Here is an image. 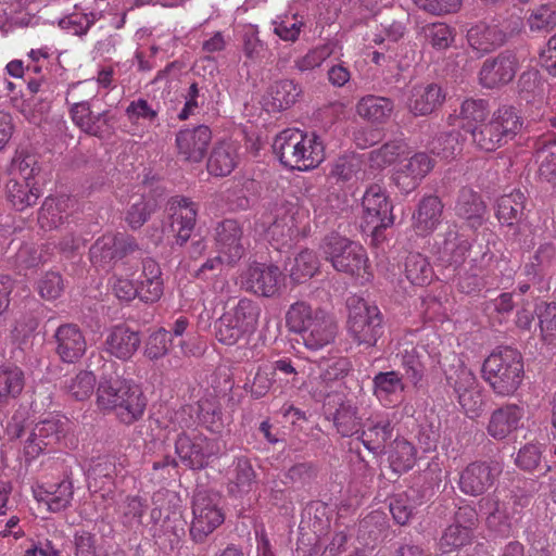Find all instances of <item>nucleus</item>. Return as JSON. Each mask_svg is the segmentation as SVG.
Segmentation results:
<instances>
[{"instance_id":"obj_1","label":"nucleus","mask_w":556,"mask_h":556,"mask_svg":"<svg viewBox=\"0 0 556 556\" xmlns=\"http://www.w3.org/2000/svg\"><path fill=\"white\" fill-rule=\"evenodd\" d=\"M286 326L290 332L300 337L302 344L309 351H319L333 343L339 329L333 314L305 301H296L289 306Z\"/></svg>"},{"instance_id":"obj_2","label":"nucleus","mask_w":556,"mask_h":556,"mask_svg":"<svg viewBox=\"0 0 556 556\" xmlns=\"http://www.w3.org/2000/svg\"><path fill=\"white\" fill-rule=\"evenodd\" d=\"M273 149L285 167L301 172L316 168L325 159V147L319 137L299 129L281 131L275 138Z\"/></svg>"},{"instance_id":"obj_3","label":"nucleus","mask_w":556,"mask_h":556,"mask_svg":"<svg viewBox=\"0 0 556 556\" xmlns=\"http://www.w3.org/2000/svg\"><path fill=\"white\" fill-rule=\"evenodd\" d=\"M481 372L495 394L513 395L520 387L525 375L521 354L510 348L492 352L484 359Z\"/></svg>"},{"instance_id":"obj_4","label":"nucleus","mask_w":556,"mask_h":556,"mask_svg":"<svg viewBox=\"0 0 556 556\" xmlns=\"http://www.w3.org/2000/svg\"><path fill=\"white\" fill-rule=\"evenodd\" d=\"M321 251L332 267L341 273L361 280V283L371 279L370 266L366 250L357 242L337 233L324 239Z\"/></svg>"},{"instance_id":"obj_5","label":"nucleus","mask_w":556,"mask_h":556,"mask_svg":"<svg viewBox=\"0 0 556 556\" xmlns=\"http://www.w3.org/2000/svg\"><path fill=\"white\" fill-rule=\"evenodd\" d=\"M523 121L513 106L498 108L492 117L472 130V143L481 151L493 152L513 140L521 130Z\"/></svg>"},{"instance_id":"obj_6","label":"nucleus","mask_w":556,"mask_h":556,"mask_svg":"<svg viewBox=\"0 0 556 556\" xmlns=\"http://www.w3.org/2000/svg\"><path fill=\"white\" fill-rule=\"evenodd\" d=\"M346 329L350 337L358 345L374 346L383 333V317L379 307L353 294L346 300Z\"/></svg>"},{"instance_id":"obj_7","label":"nucleus","mask_w":556,"mask_h":556,"mask_svg":"<svg viewBox=\"0 0 556 556\" xmlns=\"http://www.w3.org/2000/svg\"><path fill=\"white\" fill-rule=\"evenodd\" d=\"M97 404L103 410H117V417L124 424H132L139 414V395L131 392L130 386L119 377L100 378L97 389Z\"/></svg>"},{"instance_id":"obj_8","label":"nucleus","mask_w":556,"mask_h":556,"mask_svg":"<svg viewBox=\"0 0 556 556\" xmlns=\"http://www.w3.org/2000/svg\"><path fill=\"white\" fill-rule=\"evenodd\" d=\"M530 503V497L526 493L511 491L503 501H496L494 497L486 496L480 500V509L488 510V528L502 535L508 536L521 518V513Z\"/></svg>"},{"instance_id":"obj_9","label":"nucleus","mask_w":556,"mask_h":556,"mask_svg":"<svg viewBox=\"0 0 556 556\" xmlns=\"http://www.w3.org/2000/svg\"><path fill=\"white\" fill-rule=\"evenodd\" d=\"M190 535L195 543H202L225 521L220 497L216 493L199 491L193 496Z\"/></svg>"},{"instance_id":"obj_10","label":"nucleus","mask_w":556,"mask_h":556,"mask_svg":"<svg viewBox=\"0 0 556 556\" xmlns=\"http://www.w3.org/2000/svg\"><path fill=\"white\" fill-rule=\"evenodd\" d=\"M363 222L375 236L394 224L393 205L383 187L370 185L362 199Z\"/></svg>"},{"instance_id":"obj_11","label":"nucleus","mask_w":556,"mask_h":556,"mask_svg":"<svg viewBox=\"0 0 556 556\" xmlns=\"http://www.w3.org/2000/svg\"><path fill=\"white\" fill-rule=\"evenodd\" d=\"M136 248L135 239L129 236L106 233L91 245L90 261L96 268L109 271L118 260L134 252Z\"/></svg>"},{"instance_id":"obj_12","label":"nucleus","mask_w":556,"mask_h":556,"mask_svg":"<svg viewBox=\"0 0 556 556\" xmlns=\"http://www.w3.org/2000/svg\"><path fill=\"white\" fill-rule=\"evenodd\" d=\"M283 282V274L275 265L255 263L241 276L242 287L251 293L271 298L278 294Z\"/></svg>"},{"instance_id":"obj_13","label":"nucleus","mask_w":556,"mask_h":556,"mask_svg":"<svg viewBox=\"0 0 556 556\" xmlns=\"http://www.w3.org/2000/svg\"><path fill=\"white\" fill-rule=\"evenodd\" d=\"M502 472L498 462H473L460 473L458 485L463 493L478 496L489 490Z\"/></svg>"},{"instance_id":"obj_14","label":"nucleus","mask_w":556,"mask_h":556,"mask_svg":"<svg viewBox=\"0 0 556 556\" xmlns=\"http://www.w3.org/2000/svg\"><path fill=\"white\" fill-rule=\"evenodd\" d=\"M175 447L180 459L193 469L203 468L207 465L208 459L219 452L218 442L203 434L193 437L180 434Z\"/></svg>"},{"instance_id":"obj_15","label":"nucleus","mask_w":556,"mask_h":556,"mask_svg":"<svg viewBox=\"0 0 556 556\" xmlns=\"http://www.w3.org/2000/svg\"><path fill=\"white\" fill-rule=\"evenodd\" d=\"M519 62L509 50L486 59L479 72V81L485 88H497L509 84L516 76Z\"/></svg>"},{"instance_id":"obj_16","label":"nucleus","mask_w":556,"mask_h":556,"mask_svg":"<svg viewBox=\"0 0 556 556\" xmlns=\"http://www.w3.org/2000/svg\"><path fill=\"white\" fill-rule=\"evenodd\" d=\"M433 167L432 159L424 153H415L402 160L393 173L395 186L404 193L414 191Z\"/></svg>"},{"instance_id":"obj_17","label":"nucleus","mask_w":556,"mask_h":556,"mask_svg":"<svg viewBox=\"0 0 556 556\" xmlns=\"http://www.w3.org/2000/svg\"><path fill=\"white\" fill-rule=\"evenodd\" d=\"M523 406L506 403L494 409L486 425V433L496 441L508 439L521 426L525 417Z\"/></svg>"},{"instance_id":"obj_18","label":"nucleus","mask_w":556,"mask_h":556,"mask_svg":"<svg viewBox=\"0 0 556 556\" xmlns=\"http://www.w3.org/2000/svg\"><path fill=\"white\" fill-rule=\"evenodd\" d=\"M393 437V425L388 414L375 413L366 419L357 440L374 455L384 451L386 444Z\"/></svg>"},{"instance_id":"obj_19","label":"nucleus","mask_w":556,"mask_h":556,"mask_svg":"<svg viewBox=\"0 0 556 556\" xmlns=\"http://www.w3.org/2000/svg\"><path fill=\"white\" fill-rule=\"evenodd\" d=\"M212 140V131L206 125L181 129L176 135L179 155L188 162L199 163L206 155Z\"/></svg>"},{"instance_id":"obj_20","label":"nucleus","mask_w":556,"mask_h":556,"mask_svg":"<svg viewBox=\"0 0 556 556\" xmlns=\"http://www.w3.org/2000/svg\"><path fill=\"white\" fill-rule=\"evenodd\" d=\"M66 426L67 419L62 416H51L39 421L26 441L27 454L36 456L58 443L64 437Z\"/></svg>"},{"instance_id":"obj_21","label":"nucleus","mask_w":556,"mask_h":556,"mask_svg":"<svg viewBox=\"0 0 556 556\" xmlns=\"http://www.w3.org/2000/svg\"><path fill=\"white\" fill-rule=\"evenodd\" d=\"M55 353L63 363L75 364L86 353L87 342L80 328L76 324L59 326L53 336Z\"/></svg>"},{"instance_id":"obj_22","label":"nucleus","mask_w":556,"mask_h":556,"mask_svg":"<svg viewBox=\"0 0 556 556\" xmlns=\"http://www.w3.org/2000/svg\"><path fill=\"white\" fill-rule=\"evenodd\" d=\"M446 93L438 84H417L410 87L407 96V109L415 116H426L439 109Z\"/></svg>"},{"instance_id":"obj_23","label":"nucleus","mask_w":556,"mask_h":556,"mask_svg":"<svg viewBox=\"0 0 556 556\" xmlns=\"http://www.w3.org/2000/svg\"><path fill=\"white\" fill-rule=\"evenodd\" d=\"M215 243L218 252L229 265H235L244 254L242 228L235 219H225L215 228Z\"/></svg>"},{"instance_id":"obj_24","label":"nucleus","mask_w":556,"mask_h":556,"mask_svg":"<svg viewBox=\"0 0 556 556\" xmlns=\"http://www.w3.org/2000/svg\"><path fill=\"white\" fill-rule=\"evenodd\" d=\"M170 227L176 232V242L186 243L195 225L197 208L193 202L182 197H175L169 201Z\"/></svg>"},{"instance_id":"obj_25","label":"nucleus","mask_w":556,"mask_h":556,"mask_svg":"<svg viewBox=\"0 0 556 556\" xmlns=\"http://www.w3.org/2000/svg\"><path fill=\"white\" fill-rule=\"evenodd\" d=\"M507 33L497 24L478 23L467 31L469 46L480 54L494 51L507 40Z\"/></svg>"},{"instance_id":"obj_26","label":"nucleus","mask_w":556,"mask_h":556,"mask_svg":"<svg viewBox=\"0 0 556 556\" xmlns=\"http://www.w3.org/2000/svg\"><path fill=\"white\" fill-rule=\"evenodd\" d=\"M374 395L384 407H395L402 403L405 384L400 372L380 371L374 379Z\"/></svg>"},{"instance_id":"obj_27","label":"nucleus","mask_w":556,"mask_h":556,"mask_svg":"<svg viewBox=\"0 0 556 556\" xmlns=\"http://www.w3.org/2000/svg\"><path fill=\"white\" fill-rule=\"evenodd\" d=\"M454 212L455 215L464 219L470 228L477 229L483 223L486 206L477 191L465 187L458 191Z\"/></svg>"},{"instance_id":"obj_28","label":"nucleus","mask_w":556,"mask_h":556,"mask_svg":"<svg viewBox=\"0 0 556 556\" xmlns=\"http://www.w3.org/2000/svg\"><path fill=\"white\" fill-rule=\"evenodd\" d=\"M443 213V204L439 197H424L413 215V227L420 237L431 235L440 225Z\"/></svg>"},{"instance_id":"obj_29","label":"nucleus","mask_w":556,"mask_h":556,"mask_svg":"<svg viewBox=\"0 0 556 556\" xmlns=\"http://www.w3.org/2000/svg\"><path fill=\"white\" fill-rule=\"evenodd\" d=\"M70 115L73 123L84 132L101 137L109 125V111L93 114L88 101L71 103Z\"/></svg>"},{"instance_id":"obj_30","label":"nucleus","mask_w":556,"mask_h":556,"mask_svg":"<svg viewBox=\"0 0 556 556\" xmlns=\"http://www.w3.org/2000/svg\"><path fill=\"white\" fill-rule=\"evenodd\" d=\"M238 165V148L229 141L217 142L207 161L210 174L218 177L229 175Z\"/></svg>"},{"instance_id":"obj_31","label":"nucleus","mask_w":556,"mask_h":556,"mask_svg":"<svg viewBox=\"0 0 556 556\" xmlns=\"http://www.w3.org/2000/svg\"><path fill=\"white\" fill-rule=\"evenodd\" d=\"M108 351L121 359H128L139 345V333L126 325L116 326L106 338Z\"/></svg>"},{"instance_id":"obj_32","label":"nucleus","mask_w":556,"mask_h":556,"mask_svg":"<svg viewBox=\"0 0 556 556\" xmlns=\"http://www.w3.org/2000/svg\"><path fill=\"white\" fill-rule=\"evenodd\" d=\"M393 110L394 103L391 99L374 94L363 97L356 104L357 114L372 124L386 123Z\"/></svg>"},{"instance_id":"obj_33","label":"nucleus","mask_w":556,"mask_h":556,"mask_svg":"<svg viewBox=\"0 0 556 556\" xmlns=\"http://www.w3.org/2000/svg\"><path fill=\"white\" fill-rule=\"evenodd\" d=\"M261 306L248 298L240 299L236 305L227 308L228 317L243 330L247 336L252 334L257 326L261 316Z\"/></svg>"},{"instance_id":"obj_34","label":"nucleus","mask_w":556,"mask_h":556,"mask_svg":"<svg viewBox=\"0 0 556 556\" xmlns=\"http://www.w3.org/2000/svg\"><path fill=\"white\" fill-rule=\"evenodd\" d=\"M390 467L396 473L409 471L417 460V448L404 438H396L388 451Z\"/></svg>"},{"instance_id":"obj_35","label":"nucleus","mask_w":556,"mask_h":556,"mask_svg":"<svg viewBox=\"0 0 556 556\" xmlns=\"http://www.w3.org/2000/svg\"><path fill=\"white\" fill-rule=\"evenodd\" d=\"M163 294V279L160 265L152 258L142 262L141 301L156 302Z\"/></svg>"},{"instance_id":"obj_36","label":"nucleus","mask_w":556,"mask_h":556,"mask_svg":"<svg viewBox=\"0 0 556 556\" xmlns=\"http://www.w3.org/2000/svg\"><path fill=\"white\" fill-rule=\"evenodd\" d=\"M493 253L488 247L480 252L479 256H473L470 260L469 274L460 277L458 288L463 293L472 294L479 292L483 287L481 275L493 258Z\"/></svg>"},{"instance_id":"obj_37","label":"nucleus","mask_w":556,"mask_h":556,"mask_svg":"<svg viewBox=\"0 0 556 556\" xmlns=\"http://www.w3.org/2000/svg\"><path fill=\"white\" fill-rule=\"evenodd\" d=\"M471 243L463 233L450 228L441 245V257L451 265H462L469 253Z\"/></svg>"},{"instance_id":"obj_38","label":"nucleus","mask_w":556,"mask_h":556,"mask_svg":"<svg viewBox=\"0 0 556 556\" xmlns=\"http://www.w3.org/2000/svg\"><path fill=\"white\" fill-rule=\"evenodd\" d=\"M8 200L17 211L35 205L40 197L35 182L12 178L7 182Z\"/></svg>"},{"instance_id":"obj_39","label":"nucleus","mask_w":556,"mask_h":556,"mask_svg":"<svg viewBox=\"0 0 556 556\" xmlns=\"http://www.w3.org/2000/svg\"><path fill=\"white\" fill-rule=\"evenodd\" d=\"M256 484V473L249 458L239 457L235 462L233 477L228 482V491L233 496L250 493Z\"/></svg>"},{"instance_id":"obj_40","label":"nucleus","mask_w":556,"mask_h":556,"mask_svg":"<svg viewBox=\"0 0 556 556\" xmlns=\"http://www.w3.org/2000/svg\"><path fill=\"white\" fill-rule=\"evenodd\" d=\"M25 377L23 370L15 365H0V405H7L23 391Z\"/></svg>"},{"instance_id":"obj_41","label":"nucleus","mask_w":556,"mask_h":556,"mask_svg":"<svg viewBox=\"0 0 556 556\" xmlns=\"http://www.w3.org/2000/svg\"><path fill=\"white\" fill-rule=\"evenodd\" d=\"M294 208V205L288 202L276 204L275 217L268 226V231L273 238L279 236L282 240L286 238L291 239L298 232Z\"/></svg>"},{"instance_id":"obj_42","label":"nucleus","mask_w":556,"mask_h":556,"mask_svg":"<svg viewBox=\"0 0 556 556\" xmlns=\"http://www.w3.org/2000/svg\"><path fill=\"white\" fill-rule=\"evenodd\" d=\"M405 276L412 285L425 287L432 281L434 271L426 256L410 253L405 261Z\"/></svg>"},{"instance_id":"obj_43","label":"nucleus","mask_w":556,"mask_h":556,"mask_svg":"<svg viewBox=\"0 0 556 556\" xmlns=\"http://www.w3.org/2000/svg\"><path fill=\"white\" fill-rule=\"evenodd\" d=\"M300 94L301 88L292 79L275 81L269 88L273 110L283 111L289 109L296 102Z\"/></svg>"},{"instance_id":"obj_44","label":"nucleus","mask_w":556,"mask_h":556,"mask_svg":"<svg viewBox=\"0 0 556 556\" xmlns=\"http://www.w3.org/2000/svg\"><path fill=\"white\" fill-rule=\"evenodd\" d=\"M526 197L520 190H514L498 199L496 217L502 224L511 226L522 214Z\"/></svg>"},{"instance_id":"obj_45","label":"nucleus","mask_w":556,"mask_h":556,"mask_svg":"<svg viewBox=\"0 0 556 556\" xmlns=\"http://www.w3.org/2000/svg\"><path fill=\"white\" fill-rule=\"evenodd\" d=\"M333 424L342 437L359 435L362 418L358 416L357 407L350 403H342L334 413Z\"/></svg>"},{"instance_id":"obj_46","label":"nucleus","mask_w":556,"mask_h":556,"mask_svg":"<svg viewBox=\"0 0 556 556\" xmlns=\"http://www.w3.org/2000/svg\"><path fill=\"white\" fill-rule=\"evenodd\" d=\"M488 114V104L484 100L467 99L460 106L462 127L472 134V130L486 121Z\"/></svg>"},{"instance_id":"obj_47","label":"nucleus","mask_w":556,"mask_h":556,"mask_svg":"<svg viewBox=\"0 0 556 556\" xmlns=\"http://www.w3.org/2000/svg\"><path fill=\"white\" fill-rule=\"evenodd\" d=\"M276 381V389L281 391L291 389L299 383V370L290 357H280L268 365Z\"/></svg>"},{"instance_id":"obj_48","label":"nucleus","mask_w":556,"mask_h":556,"mask_svg":"<svg viewBox=\"0 0 556 556\" xmlns=\"http://www.w3.org/2000/svg\"><path fill=\"white\" fill-rule=\"evenodd\" d=\"M318 269L319 261L315 252L303 250L294 258L290 268V278L296 283H302L314 277Z\"/></svg>"},{"instance_id":"obj_49","label":"nucleus","mask_w":556,"mask_h":556,"mask_svg":"<svg viewBox=\"0 0 556 556\" xmlns=\"http://www.w3.org/2000/svg\"><path fill=\"white\" fill-rule=\"evenodd\" d=\"M407 153V144L402 140H393L384 143L379 149L370 152V166L383 168L393 164Z\"/></svg>"},{"instance_id":"obj_50","label":"nucleus","mask_w":556,"mask_h":556,"mask_svg":"<svg viewBox=\"0 0 556 556\" xmlns=\"http://www.w3.org/2000/svg\"><path fill=\"white\" fill-rule=\"evenodd\" d=\"M198 417L201 425L213 433L220 432L224 427L220 405L214 399L204 397L198 402Z\"/></svg>"},{"instance_id":"obj_51","label":"nucleus","mask_w":556,"mask_h":556,"mask_svg":"<svg viewBox=\"0 0 556 556\" xmlns=\"http://www.w3.org/2000/svg\"><path fill=\"white\" fill-rule=\"evenodd\" d=\"M96 376L88 370H80L75 377L65 381L66 392L76 401H85L94 391Z\"/></svg>"},{"instance_id":"obj_52","label":"nucleus","mask_w":556,"mask_h":556,"mask_svg":"<svg viewBox=\"0 0 556 556\" xmlns=\"http://www.w3.org/2000/svg\"><path fill=\"white\" fill-rule=\"evenodd\" d=\"M46 502L49 509L53 513H59L71 506L74 489L71 480H62L58 484L50 486V490L46 491Z\"/></svg>"},{"instance_id":"obj_53","label":"nucleus","mask_w":556,"mask_h":556,"mask_svg":"<svg viewBox=\"0 0 556 556\" xmlns=\"http://www.w3.org/2000/svg\"><path fill=\"white\" fill-rule=\"evenodd\" d=\"M539 319L541 338L544 343L553 344L556 341V302L541 303L535 308Z\"/></svg>"},{"instance_id":"obj_54","label":"nucleus","mask_w":556,"mask_h":556,"mask_svg":"<svg viewBox=\"0 0 556 556\" xmlns=\"http://www.w3.org/2000/svg\"><path fill=\"white\" fill-rule=\"evenodd\" d=\"M338 47L336 41H328L311 49L305 55L295 61V67L301 72L312 71L319 67L329 59Z\"/></svg>"},{"instance_id":"obj_55","label":"nucleus","mask_w":556,"mask_h":556,"mask_svg":"<svg viewBox=\"0 0 556 556\" xmlns=\"http://www.w3.org/2000/svg\"><path fill=\"white\" fill-rule=\"evenodd\" d=\"M362 170V161L357 155L339 156L331 165L329 177L337 182H349Z\"/></svg>"},{"instance_id":"obj_56","label":"nucleus","mask_w":556,"mask_h":556,"mask_svg":"<svg viewBox=\"0 0 556 556\" xmlns=\"http://www.w3.org/2000/svg\"><path fill=\"white\" fill-rule=\"evenodd\" d=\"M531 31H549L556 26V5L542 4L534 8L527 20Z\"/></svg>"},{"instance_id":"obj_57","label":"nucleus","mask_w":556,"mask_h":556,"mask_svg":"<svg viewBox=\"0 0 556 556\" xmlns=\"http://www.w3.org/2000/svg\"><path fill=\"white\" fill-rule=\"evenodd\" d=\"M215 338L225 345H235L247 334L224 312L214 324Z\"/></svg>"},{"instance_id":"obj_58","label":"nucleus","mask_w":556,"mask_h":556,"mask_svg":"<svg viewBox=\"0 0 556 556\" xmlns=\"http://www.w3.org/2000/svg\"><path fill=\"white\" fill-rule=\"evenodd\" d=\"M473 534L452 523L443 532L440 540V547L443 553H452L471 542Z\"/></svg>"},{"instance_id":"obj_59","label":"nucleus","mask_w":556,"mask_h":556,"mask_svg":"<svg viewBox=\"0 0 556 556\" xmlns=\"http://www.w3.org/2000/svg\"><path fill=\"white\" fill-rule=\"evenodd\" d=\"M422 31L429 43L437 50L447 49L454 40V31L445 23L426 25Z\"/></svg>"},{"instance_id":"obj_60","label":"nucleus","mask_w":556,"mask_h":556,"mask_svg":"<svg viewBox=\"0 0 556 556\" xmlns=\"http://www.w3.org/2000/svg\"><path fill=\"white\" fill-rule=\"evenodd\" d=\"M271 387L276 388L275 378L273 377L268 365H264L257 368L253 380L250 384H247V390L253 399L258 400L264 397Z\"/></svg>"},{"instance_id":"obj_61","label":"nucleus","mask_w":556,"mask_h":556,"mask_svg":"<svg viewBox=\"0 0 556 556\" xmlns=\"http://www.w3.org/2000/svg\"><path fill=\"white\" fill-rule=\"evenodd\" d=\"M169 343L168 331L160 328L149 336L146 342L144 355L150 359L163 357L168 351Z\"/></svg>"},{"instance_id":"obj_62","label":"nucleus","mask_w":556,"mask_h":556,"mask_svg":"<svg viewBox=\"0 0 556 556\" xmlns=\"http://www.w3.org/2000/svg\"><path fill=\"white\" fill-rule=\"evenodd\" d=\"M141 195L144 198L143 207L141 208V224L146 220V215H150L157 207H160L164 190L160 186H154L153 182L144 181L141 184Z\"/></svg>"},{"instance_id":"obj_63","label":"nucleus","mask_w":556,"mask_h":556,"mask_svg":"<svg viewBox=\"0 0 556 556\" xmlns=\"http://www.w3.org/2000/svg\"><path fill=\"white\" fill-rule=\"evenodd\" d=\"M64 290V282L59 273L49 271L38 281V292L42 299L55 300Z\"/></svg>"},{"instance_id":"obj_64","label":"nucleus","mask_w":556,"mask_h":556,"mask_svg":"<svg viewBox=\"0 0 556 556\" xmlns=\"http://www.w3.org/2000/svg\"><path fill=\"white\" fill-rule=\"evenodd\" d=\"M304 26L302 20L296 16L274 22V33L283 41L294 42L298 40Z\"/></svg>"}]
</instances>
